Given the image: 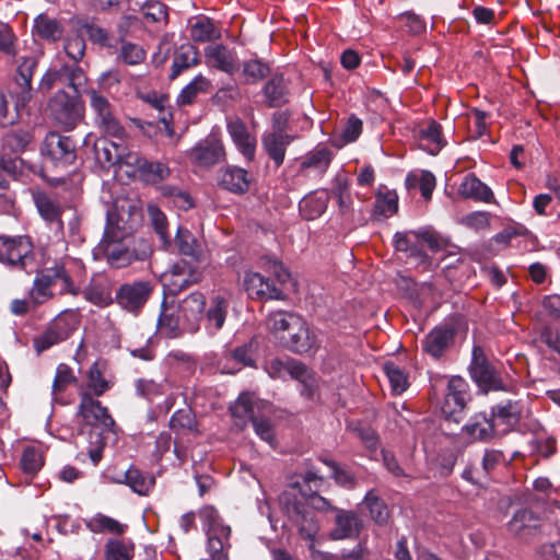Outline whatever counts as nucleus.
I'll use <instances>...</instances> for the list:
<instances>
[{
	"label": "nucleus",
	"instance_id": "obj_5",
	"mask_svg": "<svg viewBox=\"0 0 560 560\" xmlns=\"http://www.w3.org/2000/svg\"><path fill=\"white\" fill-rule=\"evenodd\" d=\"M0 262L28 273L35 270L36 264L31 240L26 236H0Z\"/></svg>",
	"mask_w": 560,
	"mask_h": 560
},
{
	"label": "nucleus",
	"instance_id": "obj_54",
	"mask_svg": "<svg viewBox=\"0 0 560 560\" xmlns=\"http://www.w3.org/2000/svg\"><path fill=\"white\" fill-rule=\"evenodd\" d=\"M258 266L265 271L271 273L278 282L285 283L291 276L287 268L275 257L264 255L258 260Z\"/></svg>",
	"mask_w": 560,
	"mask_h": 560
},
{
	"label": "nucleus",
	"instance_id": "obj_64",
	"mask_svg": "<svg viewBox=\"0 0 560 560\" xmlns=\"http://www.w3.org/2000/svg\"><path fill=\"white\" fill-rule=\"evenodd\" d=\"M132 549L118 539H110L106 544V560H130Z\"/></svg>",
	"mask_w": 560,
	"mask_h": 560
},
{
	"label": "nucleus",
	"instance_id": "obj_57",
	"mask_svg": "<svg viewBox=\"0 0 560 560\" xmlns=\"http://www.w3.org/2000/svg\"><path fill=\"white\" fill-rule=\"evenodd\" d=\"M332 194L337 199L339 211L342 214L348 213L351 209L352 201H351L349 185L345 178L337 177L335 179V186L332 188Z\"/></svg>",
	"mask_w": 560,
	"mask_h": 560
},
{
	"label": "nucleus",
	"instance_id": "obj_50",
	"mask_svg": "<svg viewBox=\"0 0 560 560\" xmlns=\"http://www.w3.org/2000/svg\"><path fill=\"white\" fill-rule=\"evenodd\" d=\"M418 234L416 231L397 232L394 235V246L399 252L408 253L410 256L421 257L424 255L417 247Z\"/></svg>",
	"mask_w": 560,
	"mask_h": 560
},
{
	"label": "nucleus",
	"instance_id": "obj_24",
	"mask_svg": "<svg viewBox=\"0 0 560 560\" xmlns=\"http://www.w3.org/2000/svg\"><path fill=\"white\" fill-rule=\"evenodd\" d=\"M108 479L115 483L127 485L139 495H148L155 483L153 477L144 475L135 466H130L127 470L116 474L115 476H108Z\"/></svg>",
	"mask_w": 560,
	"mask_h": 560
},
{
	"label": "nucleus",
	"instance_id": "obj_22",
	"mask_svg": "<svg viewBox=\"0 0 560 560\" xmlns=\"http://www.w3.org/2000/svg\"><path fill=\"white\" fill-rule=\"evenodd\" d=\"M114 282L105 276L94 277L91 282L84 288L83 296L90 303L105 307L115 302L113 295Z\"/></svg>",
	"mask_w": 560,
	"mask_h": 560
},
{
	"label": "nucleus",
	"instance_id": "obj_21",
	"mask_svg": "<svg viewBox=\"0 0 560 560\" xmlns=\"http://www.w3.org/2000/svg\"><path fill=\"white\" fill-rule=\"evenodd\" d=\"M252 177L248 172L235 165H228L220 170L218 184L225 190L243 195L249 190Z\"/></svg>",
	"mask_w": 560,
	"mask_h": 560
},
{
	"label": "nucleus",
	"instance_id": "obj_49",
	"mask_svg": "<svg viewBox=\"0 0 560 560\" xmlns=\"http://www.w3.org/2000/svg\"><path fill=\"white\" fill-rule=\"evenodd\" d=\"M398 210V196L395 191H386L376 196L374 215L388 218Z\"/></svg>",
	"mask_w": 560,
	"mask_h": 560
},
{
	"label": "nucleus",
	"instance_id": "obj_38",
	"mask_svg": "<svg viewBox=\"0 0 560 560\" xmlns=\"http://www.w3.org/2000/svg\"><path fill=\"white\" fill-rule=\"evenodd\" d=\"M113 386V383L104 376V372L97 362L93 363L88 371V381L85 386H81L79 392L85 389L91 395L102 396Z\"/></svg>",
	"mask_w": 560,
	"mask_h": 560
},
{
	"label": "nucleus",
	"instance_id": "obj_56",
	"mask_svg": "<svg viewBox=\"0 0 560 560\" xmlns=\"http://www.w3.org/2000/svg\"><path fill=\"white\" fill-rule=\"evenodd\" d=\"M296 525L303 538L313 541L318 533L317 522L312 513L296 509Z\"/></svg>",
	"mask_w": 560,
	"mask_h": 560
},
{
	"label": "nucleus",
	"instance_id": "obj_27",
	"mask_svg": "<svg viewBox=\"0 0 560 560\" xmlns=\"http://www.w3.org/2000/svg\"><path fill=\"white\" fill-rule=\"evenodd\" d=\"M454 341V330L446 326L432 329L423 339L422 347L425 353L434 359L441 358Z\"/></svg>",
	"mask_w": 560,
	"mask_h": 560
},
{
	"label": "nucleus",
	"instance_id": "obj_7",
	"mask_svg": "<svg viewBox=\"0 0 560 560\" xmlns=\"http://www.w3.org/2000/svg\"><path fill=\"white\" fill-rule=\"evenodd\" d=\"M86 93L90 97V106L97 128L107 136L119 140L124 139L126 130L109 101L95 89H90Z\"/></svg>",
	"mask_w": 560,
	"mask_h": 560
},
{
	"label": "nucleus",
	"instance_id": "obj_43",
	"mask_svg": "<svg viewBox=\"0 0 560 560\" xmlns=\"http://www.w3.org/2000/svg\"><path fill=\"white\" fill-rule=\"evenodd\" d=\"M210 81L203 77L202 74H198L190 81L177 96L178 105H189L191 104L198 94L206 93L209 91Z\"/></svg>",
	"mask_w": 560,
	"mask_h": 560
},
{
	"label": "nucleus",
	"instance_id": "obj_2",
	"mask_svg": "<svg viewBox=\"0 0 560 560\" xmlns=\"http://www.w3.org/2000/svg\"><path fill=\"white\" fill-rule=\"evenodd\" d=\"M202 530L207 537L206 550L211 560H228L232 529L224 523L219 511L206 505L198 511Z\"/></svg>",
	"mask_w": 560,
	"mask_h": 560
},
{
	"label": "nucleus",
	"instance_id": "obj_58",
	"mask_svg": "<svg viewBox=\"0 0 560 560\" xmlns=\"http://www.w3.org/2000/svg\"><path fill=\"white\" fill-rule=\"evenodd\" d=\"M77 377L73 375L71 368L65 363H60L57 366L56 375L52 383V395H58L68 385L75 384Z\"/></svg>",
	"mask_w": 560,
	"mask_h": 560
},
{
	"label": "nucleus",
	"instance_id": "obj_15",
	"mask_svg": "<svg viewBox=\"0 0 560 560\" xmlns=\"http://www.w3.org/2000/svg\"><path fill=\"white\" fill-rule=\"evenodd\" d=\"M205 307L206 298L200 292H192L178 303L177 311L187 331L195 332L199 329Z\"/></svg>",
	"mask_w": 560,
	"mask_h": 560
},
{
	"label": "nucleus",
	"instance_id": "obj_31",
	"mask_svg": "<svg viewBox=\"0 0 560 560\" xmlns=\"http://www.w3.org/2000/svg\"><path fill=\"white\" fill-rule=\"evenodd\" d=\"M463 431L472 440L488 441L498 435L495 424L485 413H477L470 418Z\"/></svg>",
	"mask_w": 560,
	"mask_h": 560
},
{
	"label": "nucleus",
	"instance_id": "obj_42",
	"mask_svg": "<svg viewBox=\"0 0 560 560\" xmlns=\"http://www.w3.org/2000/svg\"><path fill=\"white\" fill-rule=\"evenodd\" d=\"M171 173L167 164L147 160L145 163H142V170L138 177L145 184L156 185L167 179Z\"/></svg>",
	"mask_w": 560,
	"mask_h": 560
},
{
	"label": "nucleus",
	"instance_id": "obj_3",
	"mask_svg": "<svg viewBox=\"0 0 560 560\" xmlns=\"http://www.w3.org/2000/svg\"><path fill=\"white\" fill-rule=\"evenodd\" d=\"M59 287L60 293L78 294L72 280L61 264L44 268L37 272L30 295L35 304H43L52 296V289Z\"/></svg>",
	"mask_w": 560,
	"mask_h": 560
},
{
	"label": "nucleus",
	"instance_id": "obj_35",
	"mask_svg": "<svg viewBox=\"0 0 560 560\" xmlns=\"http://www.w3.org/2000/svg\"><path fill=\"white\" fill-rule=\"evenodd\" d=\"M189 36L194 42L206 43L219 39L221 31L212 20L200 16L190 24Z\"/></svg>",
	"mask_w": 560,
	"mask_h": 560
},
{
	"label": "nucleus",
	"instance_id": "obj_8",
	"mask_svg": "<svg viewBox=\"0 0 560 560\" xmlns=\"http://www.w3.org/2000/svg\"><path fill=\"white\" fill-rule=\"evenodd\" d=\"M42 154L56 167H66L77 159L75 143L68 136L49 132L44 139Z\"/></svg>",
	"mask_w": 560,
	"mask_h": 560
},
{
	"label": "nucleus",
	"instance_id": "obj_23",
	"mask_svg": "<svg viewBox=\"0 0 560 560\" xmlns=\"http://www.w3.org/2000/svg\"><path fill=\"white\" fill-rule=\"evenodd\" d=\"M205 58L208 66L232 74L237 70V56L222 44H212L206 47Z\"/></svg>",
	"mask_w": 560,
	"mask_h": 560
},
{
	"label": "nucleus",
	"instance_id": "obj_20",
	"mask_svg": "<svg viewBox=\"0 0 560 560\" xmlns=\"http://www.w3.org/2000/svg\"><path fill=\"white\" fill-rule=\"evenodd\" d=\"M522 407L518 401H508L504 405L492 407L491 421L495 424L498 435H503L512 430L520 421Z\"/></svg>",
	"mask_w": 560,
	"mask_h": 560
},
{
	"label": "nucleus",
	"instance_id": "obj_52",
	"mask_svg": "<svg viewBox=\"0 0 560 560\" xmlns=\"http://www.w3.org/2000/svg\"><path fill=\"white\" fill-rule=\"evenodd\" d=\"M383 370L389 381L393 393L399 395L407 389L408 377L404 370L393 362L384 363Z\"/></svg>",
	"mask_w": 560,
	"mask_h": 560
},
{
	"label": "nucleus",
	"instance_id": "obj_61",
	"mask_svg": "<svg viewBox=\"0 0 560 560\" xmlns=\"http://www.w3.org/2000/svg\"><path fill=\"white\" fill-rule=\"evenodd\" d=\"M120 160L118 164L120 166H127L130 168L128 172L132 176H139L142 170V163H145L147 159L140 155L138 152H132L122 147L120 152Z\"/></svg>",
	"mask_w": 560,
	"mask_h": 560
},
{
	"label": "nucleus",
	"instance_id": "obj_19",
	"mask_svg": "<svg viewBox=\"0 0 560 560\" xmlns=\"http://www.w3.org/2000/svg\"><path fill=\"white\" fill-rule=\"evenodd\" d=\"M191 154L196 164L209 167L224 160L225 150L219 139L209 137L198 142L191 150Z\"/></svg>",
	"mask_w": 560,
	"mask_h": 560
},
{
	"label": "nucleus",
	"instance_id": "obj_11",
	"mask_svg": "<svg viewBox=\"0 0 560 560\" xmlns=\"http://www.w3.org/2000/svg\"><path fill=\"white\" fill-rule=\"evenodd\" d=\"M151 292L149 281L124 283L115 292V302L128 312H137L145 304Z\"/></svg>",
	"mask_w": 560,
	"mask_h": 560
},
{
	"label": "nucleus",
	"instance_id": "obj_63",
	"mask_svg": "<svg viewBox=\"0 0 560 560\" xmlns=\"http://www.w3.org/2000/svg\"><path fill=\"white\" fill-rule=\"evenodd\" d=\"M119 58L127 65H139L145 59V51L137 44L122 43Z\"/></svg>",
	"mask_w": 560,
	"mask_h": 560
},
{
	"label": "nucleus",
	"instance_id": "obj_13",
	"mask_svg": "<svg viewBox=\"0 0 560 560\" xmlns=\"http://www.w3.org/2000/svg\"><path fill=\"white\" fill-rule=\"evenodd\" d=\"M470 375L472 380L485 390L505 389L500 376L483 357L482 349L480 347H474Z\"/></svg>",
	"mask_w": 560,
	"mask_h": 560
},
{
	"label": "nucleus",
	"instance_id": "obj_40",
	"mask_svg": "<svg viewBox=\"0 0 560 560\" xmlns=\"http://www.w3.org/2000/svg\"><path fill=\"white\" fill-rule=\"evenodd\" d=\"M198 63V50L192 45H183L175 52L173 63H172V72L170 74L171 79H175L178 77L184 70L196 66Z\"/></svg>",
	"mask_w": 560,
	"mask_h": 560
},
{
	"label": "nucleus",
	"instance_id": "obj_44",
	"mask_svg": "<svg viewBox=\"0 0 560 560\" xmlns=\"http://www.w3.org/2000/svg\"><path fill=\"white\" fill-rule=\"evenodd\" d=\"M95 155L101 163L109 165L118 164L122 145L106 139L98 140L95 145Z\"/></svg>",
	"mask_w": 560,
	"mask_h": 560
},
{
	"label": "nucleus",
	"instance_id": "obj_28",
	"mask_svg": "<svg viewBox=\"0 0 560 560\" xmlns=\"http://www.w3.org/2000/svg\"><path fill=\"white\" fill-rule=\"evenodd\" d=\"M293 137L288 132H264L261 144L275 165H282L288 145L292 142Z\"/></svg>",
	"mask_w": 560,
	"mask_h": 560
},
{
	"label": "nucleus",
	"instance_id": "obj_47",
	"mask_svg": "<svg viewBox=\"0 0 560 560\" xmlns=\"http://www.w3.org/2000/svg\"><path fill=\"white\" fill-rule=\"evenodd\" d=\"M175 243L178 247V250L185 255L199 260L201 250L200 247L194 237V235L187 230L183 228H178L175 236Z\"/></svg>",
	"mask_w": 560,
	"mask_h": 560
},
{
	"label": "nucleus",
	"instance_id": "obj_48",
	"mask_svg": "<svg viewBox=\"0 0 560 560\" xmlns=\"http://www.w3.org/2000/svg\"><path fill=\"white\" fill-rule=\"evenodd\" d=\"M408 187L419 186L422 197L425 200L431 199L432 192L435 188L436 180L434 175L429 171H422L419 175L408 174L406 177Z\"/></svg>",
	"mask_w": 560,
	"mask_h": 560
},
{
	"label": "nucleus",
	"instance_id": "obj_32",
	"mask_svg": "<svg viewBox=\"0 0 560 560\" xmlns=\"http://www.w3.org/2000/svg\"><path fill=\"white\" fill-rule=\"evenodd\" d=\"M35 205L40 217L46 222L54 225L57 232H61L63 223L61 220L62 210L59 205L45 194H38L35 197Z\"/></svg>",
	"mask_w": 560,
	"mask_h": 560
},
{
	"label": "nucleus",
	"instance_id": "obj_46",
	"mask_svg": "<svg viewBox=\"0 0 560 560\" xmlns=\"http://www.w3.org/2000/svg\"><path fill=\"white\" fill-rule=\"evenodd\" d=\"M270 72L268 63L259 59H250L243 62L242 75L244 82L248 84H255L265 79Z\"/></svg>",
	"mask_w": 560,
	"mask_h": 560
},
{
	"label": "nucleus",
	"instance_id": "obj_17",
	"mask_svg": "<svg viewBox=\"0 0 560 560\" xmlns=\"http://www.w3.org/2000/svg\"><path fill=\"white\" fill-rule=\"evenodd\" d=\"M285 346L291 351L303 354L316 350L319 347V339L316 331L301 317V324L292 329Z\"/></svg>",
	"mask_w": 560,
	"mask_h": 560
},
{
	"label": "nucleus",
	"instance_id": "obj_53",
	"mask_svg": "<svg viewBox=\"0 0 560 560\" xmlns=\"http://www.w3.org/2000/svg\"><path fill=\"white\" fill-rule=\"evenodd\" d=\"M329 196L327 191L320 195L310 196L302 200L300 207L303 211H308L306 218L312 220L323 214L328 206Z\"/></svg>",
	"mask_w": 560,
	"mask_h": 560
},
{
	"label": "nucleus",
	"instance_id": "obj_39",
	"mask_svg": "<svg viewBox=\"0 0 560 560\" xmlns=\"http://www.w3.org/2000/svg\"><path fill=\"white\" fill-rule=\"evenodd\" d=\"M147 212H148V217L150 219L151 225L161 241L162 247L167 249L172 244V240H171V234L168 233V230H167L168 223H167L166 215L154 203L148 205Z\"/></svg>",
	"mask_w": 560,
	"mask_h": 560
},
{
	"label": "nucleus",
	"instance_id": "obj_6",
	"mask_svg": "<svg viewBox=\"0 0 560 560\" xmlns=\"http://www.w3.org/2000/svg\"><path fill=\"white\" fill-rule=\"evenodd\" d=\"M47 112L51 120L66 131L74 129L83 117V106L78 94L70 95L63 90L50 98Z\"/></svg>",
	"mask_w": 560,
	"mask_h": 560
},
{
	"label": "nucleus",
	"instance_id": "obj_25",
	"mask_svg": "<svg viewBox=\"0 0 560 560\" xmlns=\"http://www.w3.org/2000/svg\"><path fill=\"white\" fill-rule=\"evenodd\" d=\"M334 158V153L325 145H316L303 158L300 170L305 175L323 176L328 170Z\"/></svg>",
	"mask_w": 560,
	"mask_h": 560
},
{
	"label": "nucleus",
	"instance_id": "obj_26",
	"mask_svg": "<svg viewBox=\"0 0 560 560\" xmlns=\"http://www.w3.org/2000/svg\"><path fill=\"white\" fill-rule=\"evenodd\" d=\"M361 528L362 522L355 513L338 510L335 518V527L331 529L329 537L332 540L355 538L359 536Z\"/></svg>",
	"mask_w": 560,
	"mask_h": 560
},
{
	"label": "nucleus",
	"instance_id": "obj_4",
	"mask_svg": "<svg viewBox=\"0 0 560 560\" xmlns=\"http://www.w3.org/2000/svg\"><path fill=\"white\" fill-rule=\"evenodd\" d=\"M78 416L81 417L88 425L102 428L103 445L108 443L115 444L117 442V428L107 408L102 406V404L94 399L85 389L80 392Z\"/></svg>",
	"mask_w": 560,
	"mask_h": 560
},
{
	"label": "nucleus",
	"instance_id": "obj_51",
	"mask_svg": "<svg viewBox=\"0 0 560 560\" xmlns=\"http://www.w3.org/2000/svg\"><path fill=\"white\" fill-rule=\"evenodd\" d=\"M34 30L38 36L48 40H56L62 35V30L58 22L43 14L35 19Z\"/></svg>",
	"mask_w": 560,
	"mask_h": 560
},
{
	"label": "nucleus",
	"instance_id": "obj_33",
	"mask_svg": "<svg viewBox=\"0 0 560 560\" xmlns=\"http://www.w3.org/2000/svg\"><path fill=\"white\" fill-rule=\"evenodd\" d=\"M158 327L162 334L168 337H176L180 330H186L182 315L177 311V306L162 305V312L158 319Z\"/></svg>",
	"mask_w": 560,
	"mask_h": 560
},
{
	"label": "nucleus",
	"instance_id": "obj_34",
	"mask_svg": "<svg viewBox=\"0 0 560 560\" xmlns=\"http://www.w3.org/2000/svg\"><path fill=\"white\" fill-rule=\"evenodd\" d=\"M262 92L269 107L281 106L288 102V84L281 74L271 77Z\"/></svg>",
	"mask_w": 560,
	"mask_h": 560
},
{
	"label": "nucleus",
	"instance_id": "obj_45",
	"mask_svg": "<svg viewBox=\"0 0 560 560\" xmlns=\"http://www.w3.org/2000/svg\"><path fill=\"white\" fill-rule=\"evenodd\" d=\"M88 528L93 533H112L122 534L126 529V525L120 524L115 518L107 515L97 513L86 522Z\"/></svg>",
	"mask_w": 560,
	"mask_h": 560
},
{
	"label": "nucleus",
	"instance_id": "obj_18",
	"mask_svg": "<svg viewBox=\"0 0 560 560\" xmlns=\"http://www.w3.org/2000/svg\"><path fill=\"white\" fill-rule=\"evenodd\" d=\"M229 300L223 295L215 294L210 299L207 307H205V314H202L205 328L210 335H215L222 329L229 314Z\"/></svg>",
	"mask_w": 560,
	"mask_h": 560
},
{
	"label": "nucleus",
	"instance_id": "obj_41",
	"mask_svg": "<svg viewBox=\"0 0 560 560\" xmlns=\"http://www.w3.org/2000/svg\"><path fill=\"white\" fill-rule=\"evenodd\" d=\"M419 139L425 144H422L424 150L430 154H438L444 147V141L441 135V126L436 121H430L427 126L420 128Z\"/></svg>",
	"mask_w": 560,
	"mask_h": 560
},
{
	"label": "nucleus",
	"instance_id": "obj_1",
	"mask_svg": "<svg viewBox=\"0 0 560 560\" xmlns=\"http://www.w3.org/2000/svg\"><path fill=\"white\" fill-rule=\"evenodd\" d=\"M128 230L124 220V212L117 206L106 212L104 235L93 254L97 259H104L113 268H124L136 260H142L147 252L139 253L128 237Z\"/></svg>",
	"mask_w": 560,
	"mask_h": 560
},
{
	"label": "nucleus",
	"instance_id": "obj_9",
	"mask_svg": "<svg viewBox=\"0 0 560 560\" xmlns=\"http://www.w3.org/2000/svg\"><path fill=\"white\" fill-rule=\"evenodd\" d=\"M468 399L467 382L460 376H452L448 380L446 394L441 407L443 416L447 420L458 423L463 419Z\"/></svg>",
	"mask_w": 560,
	"mask_h": 560
},
{
	"label": "nucleus",
	"instance_id": "obj_37",
	"mask_svg": "<svg viewBox=\"0 0 560 560\" xmlns=\"http://www.w3.org/2000/svg\"><path fill=\"white\" fill-rule=\"evenodd\" d=\"M300 324V315L284 311L272 312L267 318V327L276 334L288 332L290 335L292 329Z\"/></svg>",
	"mask_w": 560,
	"mask_h": 560
},
{
	"label": "nucleus",
	"instance_id": "obj_29",
	"mask_svg": "<svg viewBox=\"0 0 560 560\" xmlns=\"http://www.w3.org/2000/svg\"><path fill=\"white\" fill-rule=\"evenodd\" d=\"M458 194L465 199H474L487 203L493 200L492 190L474 174H468L464 177L458 187Z\"/></svg>",
	"mask_w": 560,
	"mask_h": 560
},
{
	"label": "nucleus",
	"instance_id": "obj_10",
	"mask_svg": "<svg viewBox=\"0 0 560 560\" xmlns=\"http://www.w3.org/2000/svg\"><path fill=\"white\" fill-rule=\"evenodd\" d=\"M231 412L236 418H248L253 423L256 434L268 444H273V427L268 419L259 418L255 415L253 400L249 395H240L235 404L231 407Z\"/></svg>",
	"mask_w": 560,
	"mask_h": 560
},
{
	"label": "nucleus",
	"instance_id": "obj_16",
	"mask_svg": "<svg viewBox=\"0 0 560 560\" xmlns=\"http://www.w3.org/2000/svg\"><path fill=\"white\" fill-rule=\"evenodd\" d=\"M226 129L237 151L247 162H252L256 153V137L240 118L229 120Z\"/></svg>",
	"mask_w": 560,
	"mask_h": 560
},
{
	"label": "nucleus",
	"instance_id": "obj_62",
	"mask_svg": "<svg viewBox=\"0 0 560 560\" xmlns=\"http://www.w3.org/2000/svg\"><path fill=\"white\" fill-rule=\"evenodd\" d=\"M31 135L25 130H15L8 132L3 138V145L13 151L19 152L26 148V145L31 142Z\"/></svg>",
	"mask_w": 560,
	"mask_h": 560
},
{
	"label": "nucleus",
	"instance_id": "obj_30",
	"mask_svg": "<svg viewBox=\"0 0 560 560\" xmlns=\"http://www.w3.org/2000/svg\"><path fill=\"white\" fill-rule=\"evenodd\" d=\"M539 526L538 516L528 509L516 511L508 523L509 530L520 537L530 535Z\"/></svg>",
	"mask_w": 560,
	"mask_h": 560
},
{
	"label": "nucleus",
	"instance_id": "obj_59",
	"mask_svg": "<svg viewBox=\"0 0 560 560\" xmlns=\"http://www.w3.org/2000/svg\"><path fill=\"white\" fill-rule=\"evenodd\" d=\"M42 466L43 458L40 452L35 447L25 448L21 457V467L23 471L28 475H34Z\"/></svg>",
	"mask_w": 560,
	"mask_h": 560
},
{
	"label": "nucleus",
	"instance_id": "obj_55",
	"mask_svg": "<svg viewBox=\"0 0 560 560\" xmlns=\"http://www.w3.org/2000/svg\"><path fill=\"white\" fill-rule=\"evenodd\" d=\"M364 504L368 506L371 517L377 524H385L387 522L389 516L388 509L374 492L370 491L366 493Z\"/></svg>",
	"mask_w": 560,
	"mask_h": 560
},
{
	"label": "nucleus",
	"instance_id": "obj_14",
	"mask_svg": "<svg viewBox=\"0 0 560 560\" xmlns=\"http://www.w3.org/2000/svg\"><path fill=\"white\" fill-rule=\"evenodd\" d=\"M243 285L252 299L264 300H283L282 290L276 287L268 278L259 272L248 270L245 272Z\"/></svg>",
	"mask_w": 560,
	"mask_h": 560
},
{
	"label": "nucleus",
	"instance_id": "obj_36",
	"mask_svg": "<svg viewBox=\"0 0 560 560\" xmlns=\"http://www.w3.org/2000/svg\"><path fill=\"white\" fill-rule=\"evenodd\" d=\"M287 368V375L299 381L303 385L301 394L303 396L311 397L315 390L316 385L315 378L307 366L295 359L289 358Z\"/></svg>",
	"mask_w": 560,
	"mask_h": 560
},
{
	"label": "nucleus",
	"instance_id": "obj_12",
	"mask_svg": "<svg viewBox=\"0 0 560 560\" xmlns=\"http://www.w3.org/2000/svg\"><path fill=\"white\" fill-rule=\"evenodd\" d=\"M200 278L201 272L188 261L182 259L163 273L162 282L172 294H177L188 285L197 283Z\"/></svg>",
	"mask_w": 560,
	"mask_h": 560
},
{
	"label": "nucleus",
	"instance_id": "obj_60",
	"mask_svg": "<svg viewBox=\"0 0 560 560\" xmlns=\"http://www.w3.org/2000/svg\"><path fill=\"white\" fill-rule=\"evenodd\" d=\"M136 389L140 396L148 400H153L165 393V384L158 383L153 380L140 378L137 381Z\"/></svg>",
	"mask_w": 560,
	"mask_h": 560
}]
</instances>
